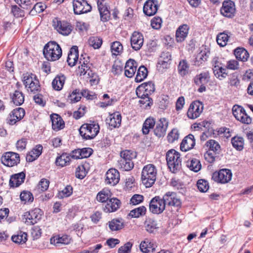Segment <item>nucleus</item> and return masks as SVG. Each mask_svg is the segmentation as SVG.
<instances>
[{"instance_id": "nucleus-1", "label": "nucleus", "mask_w": 253, "mask_h": 253, "mask_svg": "<svg viewBox=\"0 0 253 253\" xmlns=\"http://www.w3.org/2000/svg\"><path fill=\"white\" fill-rule=\"evenodd\" d=\"M43 53L47 60L54 61L61 57L62 52L60 45L56 42L51 41L44 45Z\"/></svg>"}, {"instance_id": "nucleus-2", "label": "nucleus", "mask_w": 253, "mask_h": 253, "mask_svg": "<svg viewBox=\"0 0 253 253\" xmlns=\"http://www.w3.org/2000/svg\"><path fill=\"white\" fill-rule=\"evenodd\" d=\"M157 169L154 165L149 164L145 166L141 172V180L146 187H150L156 179Z\"/></svg>"}, {"instance_id": "nucleus-3", "label": "nucleus", "mask_w": 253, "mask_h": 253, "mask_svg": "<svg viewBox=\"0 0 253 253\" xmlns=\"http://www.w3.org/2000/svg\"><path fill=\"white\" fill-rule=\"evenodd\" d=\"M100 127L98 124H85L83 125L80 129V135L85 140L94 138L99 132Z\"/></svg>"}, {"instance_id": "nucleus-4", "label": "nucleus", "mask_w": 253, "mask_h": 253, "mask_svg": "<svg viewBox=\"0 0 253 253\" xmlns=\"http://www.w3.org/2000/svg\"><path fill=\"white\" fill-rule=\"evenodd\" d=\"M23 83L28 91L33 93H38L41 90L40 83L36 76L32 73L24 74Z\"/></svg>"}, {"instance_id": "nucleus-5", "label": "nucleus", "mask_w": 253, "mask_h": 253, "mask_svg": "<svg viewBox=\"0 0 253 253\" xmlns=\"http://www.w3.org/2000/svg\"><path fill=\"white\" fill-rule=\"evenodd\" d=\"M42 213L41 209L35 208L28 212H25L23 215L22 220L27 225H33L41 219Z\"/></svg>"}, {"instance_id": "nucleus-6", "label": "nucleus", "mask_w": 253, "mask_h": 253, "mask_svg": "<svg viewBox=\"0 0 253 253\" xmlns=\"http://www.w3.org/2000/svg\"><path fill=\"white\" fill-rule=\"evenodd\" d=\"M232 113L236 120L242 123L247 125L251 124L252 120L247 115L243 107L238 105H234L232 108Z\"/></svg>"}, {"instance_id": "nucleus-7", "label": "nucleus", "mask_w": 253, "mask_h": 253, "mask_svg": "<svg viewBox=\"0 0 253 253\" xmlns=\"http://www.w3.org/2000/svg\"><path fill=\"white\" fill-rule=\"evenodd\" d=\"M232 176V173L230 169H222L218 171L214 172L212 178L218 183L224 184L229 182L231 180Z\"/></svg>"}, {"instance_id": "nucleus-8", "label": "nucleus", "mask_w": 253, "mask_h": 253, "mask_svg": "<svg viewBox=\"0 0 253 253\" xmlns=\"http://www.w3.org/2000/svg\"><path fill=\"white\" fill-rule=\"evenodd\" d=\"M1 163L5 166L12 167L17 165L20 159L18 153L12 152H7L3 154L1 158Z\"/></svg>"}, {"instance_id": "nucleus-9", "label": "nucleus", "mask_w": 253, "mask_h": 253, "mask_svg": "<svg viewBox=\"0 0 253 253\" xmlns=\"http://www.w3.org/2000/svg\"><path fill=\"white\" fill-rule=\"evenodd\" d=\"M204 109L203 104L200 101L192 102L187 112V117L190 119H195L198 118Z\"/></svg>"}, {"instance_id": "nucleus-10", "label": "nucleus", "mask_w": 253, "mask_h": 253, "mask_svg": "<svg viewBox=\"0 0 253 253\" xmlns=\"http://www.w3.org/2000/svg\"><path fill=\"white\" fill-rule=\"evenodd\" d=\"M72 3L74 12L76 15L86 13L91 10V5L86 0H74Z\"/></svg>"}, {"instance_id": "nucleus-11", "label": "nucleus", "mask_w": 253, "mask_h": 253, "mask_svg": "<svg viewBox=\"0 0 253 253\" xmlns=\"http://www.w3.org/2000/svg\"><path fill=\"white\" fill-rule=\"evenodd\" d=\"M220 13L227 18H232L236 12L235 3L231 0H224L220 8Z\"/></svg>"}, {"instance_id": "nucleus-12", "label": "nucleus", "mask_w": 253, "mask_h": 253, "mask_svg": "<svg viewBox=\"0 0 253 253\" xmlns=\"http://www.w3.org/2000/svg\"><path fill=\"white\" fill-rule=\"evenodd\" d=\"M166 208L165 204L161 200L160 196H157L153 198L149 203V210L153 213L160 214L162 213Z\"/></svg>"}, {"instance_id": "nucleus-13", "label": "nucleus", "mask_w": 253, "mask_h": 253, "mask_svg": "<svg viewBox=\"0 0 253 253\" xmlns=\"http://www.w3.org/2000/svg\"><path fill=\"white\" fill-rule=\"evenodd\" d=\"M53 26L57 31L64 36L69 35L72 31L71 25L65 21H53Z\"/></svg>"}, {"instance_id": "nucleus-14", "label": "nucleus", "mask_w": 253, "mask_h": 253, "mask_svg": "<svg viewBox=\"0 0 253 253\" xmlns=\"http://www.w3.org/2000/svg\"><path fill=\"white\" fill-rule=\"evenodd\" d=\"M97 7L99 12L100 19L102 22L110 20L111 13L108 5L104 0H97Z\"/></svg>"}, {"instance_id": "nucleus-15", "label": "nucleus", "mask_w": 253, "mask_h": 253, "mask_svg": "<svg viewBox=\"0 0 253 253\" xmlns=\"http://www.w3.org/2000/svg\"><path fill=\"white\" fill-rule=\"evenodd\" d=\"M121 201L116 198H110L107 203L102 204V210L106 213L116 211L121 207Z\"/></svg>"}, {"instance_id": "nucleus-16", "label": "nucleus", "mask_w": 253, "mask_h": 253, "mask_svg": "<svg viewBox=\"0 0 253 253\" xmlns=\"http://www.w3.org/2000/svg\"><path fill=\"white\" fill-rule=\"evenodd\" d=\"M144 42L143 35L137 31L132 33L130 37V44L131 47L134 50H139L142 46Z\"/></svg>"}, {"instance_id": "nucleus-17", "label": "nucleus", "mask_w": 253, "mask_h": 253, "mask_svg": "<svg viewBox=\"0 0 253 253\" xmlns=\"http://www.w3.org/2000/svg\"><path fill=\"white\" fill-rule=\"evenodd\" d=\"M155 90L154 84L152 82L144 83L139 85L136 89V93L142 96V94L150 95Z\"/></svg>"}, {"instance_id": "nucleus-18", "label": "nucleus", "mask_w": 253, "mask_h": 253, "mask_svg": "<svg viewBox=\"0 0 253 253\" xmlns=\"http://www.w3.org/2000/svg\"><path fill=\"white\" fill-rule=\"evenodd\" d=\"M120 173L115 169H109L106 173L105 182L112 186L116 185L120 180Z\"/></svg>"}, {"instance_id": "nucleus-19", "label": "nucleus", "mask_w": 253, "mask_h": 253, "mask_svg": "<svg viewBox=\"0 0 253 253\" xmlns=\"http://www.w3.org/2000/svg\"><path fill=\"white\" fill-rule=\"evenodd\" d=\"M158 8L157 0H147L143 6V12L147 16L155 15Z\"/></svg>"}, {"instance_id": "nucleus-20", "label": "nucleus", "mask_w": 253, "mask_h": 253, "mask_svg": "<svg viewBox=\"0 0 253 253\" xmlns=\"http://www.w3.org/2000/svg\"><path fill=\"white\" fill-rule=\"evenodd\" d=\"M168 126V122L165 118H161L156 123V126L154 129V134L158 137L164 136Z\"/></svg>"}, {"instance_id": "nucleus-21", "label": "nucleus", "mask_w": 253, "mask_h": 253, "mask_svg": "<svg viewBox=\"0 0 253 253\" xmlns=\"http://www.w3.org/2000/svg\"><path fill=\"white\" fill-rule=\"evenodd\" d=\"M196 144L194 136L192 134L185 136L180 144V150L183 152L188 151L194 147Z\"/></svg>"}, {"instance_id": "nucleus-22", "label": "nucleus", "mask_w": 253, "mask_h": 253, "mask_svg": "<svg viewBox=\"0 0 253 253\" xmlns=\"http://www.w3.org/2000/svg\"><path fill=\"white\" fill-rule=\"evenodd\" d=\"M25 114V110L22 108L14 109L9 115V124L11 125L15 124L17 121L21 120L24 117Z\"/></svg>"}, {"instance_id": "nucleus-23", "label": "nucleus", "mask_w": 253, "mask_h": 253, "mask_svg": "<svg viewBox=\"0 0 253 253\" xmlns=\"http://www.w3.org/2000/svg\"><path fill=\"white\" fill-rule=\"evenodd\" d=\"M25 176V173L23 171L12 175L9 179V186L12 188L19 187L24 182Z\"/></svg>"}, {"instance_id": "nucleus-24", "label": "nucleus", "mask_w": 253, "mask_h": 253, "mask_svg": "<svg viewBox=\"0 0 253 253\" xmlns=\"http://www.w3.org/2000/svg\"><path fill=\"white\" fill-rule=\"evenodd\" d=\"M107 123L112 128H118L120 127L122 122V116L119 112H115L110 114L106 119Z\"/></svg>"}, {"instance_id": "nucleus-25", "label": "nucleus", "mask_w": 253, "mask_h": 253, "mask_svg": "<svg viewBox=\"0 0 253 253\" xmlns=\"http://www.w3.org/2000/svg\"><path fill=\"white\" fill-rule=\"evenodd\" d=\"M137 62L133 59H130L127 61L125 67V74L128 78H132L137 69Z\"/></svg>"}, {"instance_id": "nucleus-26", "label": "nucleus", "mask_w": 253, "mask_h": 253, "mask_svg": "<svg viewBox=\"0 0 253 253\" xmlns=\"http://www.w3.org/2000/svg\"><path fill=\"white\" fill-rule=\"evenodd\" d=\"M189 29V26L187 24H183L178 27L175 35L177 42H181L185 40L188 35Z\"/></svg>"}, {"instance_id": "nucleus-27", "label": "nucleus", "mask_w": 253, "mask_h": 253, "mask_svg": "<svg viewBox=\"0 0 253 253\" xmlns=\"http://www.w3.org/2000/svg\"><path fill=\"white\" fill-rule=\"evenodd\" d=\"M156 247L154 242L148 239H145L140 244V249L144 253H153Z\"/></svg>"}, {"instance_id": "nucleus-28", "label": "nucleus", "mask_w": 253, "mask_h": 253, "mask_svg": "<svg viewBox=\"0 0 253 253\" xmlns=\"http://www.w3.org/2000/svg\"><path fill=\"white\" fill-rule=\"evenodd\" d=\"M52 128L55 131L63 129L65 124L61 117L58 114H54L50 116Z\"/></svg>"}, {"instance_id": "nucleus-29", "label": "nucleus", "mask_w": 253, "mask_h": 253, "mask_svg": "<svg viewBox=\"0 0 253 253\" xmlns=\"http://www.w3.org/2000/svg\"><path fill=\"white\" fill-rule=\"evenodd\" d=\"M71 239L67 235L61 236H55L50 239V243L56 246H60V244L68 245L71 242Z\"/></svg>"}, {"instance_id": "nucleus-30", "label": "nucleus", "mask_w": 253, "mask_h": 253, "mask_svg": "<svg viewBox=\"0 0 253 253\" xmlns=\"http://www.w3.org/2000/svg\"><path fill=\"white\" fill-rule=\"evenodd\" d=\"M161 200L165 204V208L169 210L170 208L174 206V192H167L161 198Z\"/></svg>"}, {"instance_id": "nucleus-31", "label": "nucleus", "mask_w": 253, "mask_h": 253, "mask_svg": "<svg viewBox=\"0 0 253 253\" xmlns=\"http://www.w3.org/2000/svg\"><path fill=\"white\" fill-rule=\"evenodd\" d=\"M109 228L112 231H117L125 226L124 220L122 218H114L108 222Z\"/></svg>"}, {"instance_id": "nucleus-32", "label": "nucleus", "mask_w": 253, "mask_h": 253, "mask_svg": "<svg viewBox=\"0 0 253 253\" xmlns=\"http://www.w3.org/2000/svg\"><path fill=\"white\" fill-rule=\"evenodd\" d=\"M79 57L78 49L76 46H73L69 51L67 59L68 65L74 66L77 63Z\"/></svg>"}, {"instance_id": "nucleus-33", "label": "nucleus", "mask_w": 253, "mask_h": 253, "mask_svg": "<svg viewBox=\"0 0 253 253\" xmlns=\"http://www.w3.org/2000/svg\"><path fill=\"white\" fill-rule=\"evenodd\" d=\"M144 225L146 231L149 233H154L159 228L156 220L151 218H146Z\"/></svg>"}, {"instance_id": "nucleus-34", "label": "nucleus", "mask_w": 253, "mask_h": 253, "mask_svg": "<svg viewBox=\"0 0 253 253\" xmlns=\"http://www.w3.org/2000/svg\"><path fill=\"white\" fill-rule=\"evenodd\" d=\"M111 192L107 188L103 189L98 193L96 196V200L98 202L106 203L111 198Z\"/></svg>"}, {"instance_id": "nucleus-35", "label": "nucleus", "mask_w": 253, "mask_h": 253, "mask_svg": "<svg viewBox=\"0 0 253 253\" xmlns=\"http://www.w3.org/2000/svg\"><path fill=\"white\" fill-rule=\"evenodd\" d=\"M42 146L41 145H37L26 157L28 162H33L37 159L42 154Z\"/></svg>"}, {"instance_id": "nucleus-36", "label": "nucleus", "mask_w": 253, "mask_h": 253, "mask_svg": "<svg viewBox=\"0 0 253 253\" xmlns=\"http://www.w3.org/2000/svg\"><path fill=\"white\" fill-rule=\"evenodd\" d=\"M234 54L238 60L246 62L249 57V54L247 50L243 47H238L234 50Z\"/></svg>"}, {"instance_id": "nucleus-37", "label": "nucleus", "mask_w": 253, "mask_h": 253, "mask_svg": "<svg viewBox=\"0 0 253 253\" xmlns=\"http://www.w3.org/2000/svg\"><path fill=\"white\" fill-rule=\"evenodd\" d=\"M66 77L63 75H59L55 77L52 82L53 88L56 90L62 89L65 83Z\"/></svg>"}, {"instance_id": "nucleus-38", "label": "nucleus", "mask_w": 253, "mask_h": 253, "mask_svg": "<svg viewBox=\"0 0 253 253\" xmlns=\"http://www.w3.org/2000/svg\"><path fill=\"white\" fill-rule=\"evenodd\" d=\"M71 161V156L67 153H63L56 158L55 164L56 166L63 167L69 164Z\"/></svg>"}, {"instance_id": "nucleus-39", "label": "nucleus", "mask_w": 253, "mask_h": 253, "mask_svg": "<svg viewBox=\"0 0 253 253\" xmlns=\"http://www.w3.org/2000/svg\"><path fill=\"white\" fill-rule=\"evenodd\" d=\"M167 165L168 169L171 173H174V149L169 150L166 155Z\"/></svg>"}, {"instance_id": "nucleus-40", "label": "nucleus", "mask_w": 253, "mask_h": 253, "mask_svg": "<svg viewBox=\"0 0 253 253\" xmlns=\"http://www.w3.org/2000/svg\"><path fill=\"white\" fill-rule=\"evenodd\" d=\"M209 79V72H204L196 76L194 79V82L197 85L206 84L208 83Z\"/></svg>"}, {"instance_id": "nucleus-41", "label": "nucleus", "mask_w": 253, "mask_h": 253, "mask_svg": "<svg viewBox=\"0 0 253 253\" xmlns=\"http://www.w3.org/2000/svg\"><path fill=\"white\" fill-rule=\"evenodd\" d=\"M156 122L153 118H148L144 122L143 125L142 131L143 134H148L150 129L153 128Z\"/></svg>"}, {"instance_id": "nucleus-42", "label": "nucleus", "mask_w": 253, "mask_h": 253, "mask_svg": "<svg viewBox=\"0 0 253 253\" xmlns=\"http://www.w3.org/2000/svg\"><path fill=\"white\" fill-rule=\"evenodd\" d=\"M118 166L120 169L124 171L130 170L134 167L132 161H126L124 159H120L118 161Z\"/></svg>"}, {"instance_id": "nucleus-43", "label": "nucleus", "mask_w": 253, "mask_h": 253, "mask_svg": "<svg viewBox=\"0 0 253 253\" xmlns=\"http://www.w3.org/2000/svg\"><path fill=\"white\" fill-rule=\"evenodd\" d=\"M136 94L137 97L140 98V100L139 101L140 104H141V106H143L145 109H147L148 107H150L152 105L153 100L149 97L150 95H146V94H142L143 95L141 96L140 95L139 96L138 93Z\"/></svg>"}, {"instance_id": "nucleus-44", "label": "nucleus", "mask_w": 253, "mask_h": 253, "mask_svg": "<svg viewBox=\"0 0 253 253\" xmlns=\"http://www.w3.org/2000/svg\"><path fill=\"white\" fill-rule=\"evenodd\" d=\"M11 98L13 103L17 106L22 105L24 101V96L23 93L18 90H15L11 96Z\"/></svg>"}, {"instance_id": "nucleus-45", "label": "nucleus", "mask_w": 253, "mask_h": 253, "mask_svg": "<svg viewBox=\"0 0 253 253\" xmlns=\"http://www.w3.org/2000/svg\"><path fill=\"white\" fill-rule=\"evenodd\" d=\"M147 69L144 66H141L137 70L135 81L137 83L141 82L147 77Z\"/></svg>"}, {"instance_id": "nucleus-46", "label": "nucleus", "mask_w": 253, "mask_h": 253, "mask_svg": "<svg viewBox=\"0 0 253 253\" xmlns=\"http://www.w3.org/2000/svg\"><path fill=\"white\" fill-rule=\"evenodd\" d=\"M233 147L238 151H241L244 148V140L242 137L234 136L231 139Z\"/></svg>"}, {"instance_id": "nucleus-47", "label": "nucleus", "mask_w": 253, "mask_h": 253, "mask_svg": "<svg viewBox=\"0 0 253 253\" xmlns=\"http://www.w3.org/2000/svg\"><path fill=\"white\" fill-rule=\"evenodd\" d=\"M11 240L15 243L24 244L27 240V234L25 232H20L17 235L12 236Z\"/></svg>"}, {"instance_id": "nucleus-48", "label": "nucleus", "mask_w": 253, "mask_h": 253, "mask_svg": "<svg viewBox=\"0 0 253 253\" xmlns=\"http://www.w3.org/2000/svg\"><path fill=\"white\" fill-rule=\"evenodd\" d=\"M187 166L190 170L194 172H198L201 169L200 162L196 159H193L190 161L187 162Z\"/></svg>"}, {"instance_id": "nucleus-49", "label": "nucleus", "mask_w": 253, "mask_h": 253, "mask_svg": "<svg viewBox=\"0 0 253 253\" xmlns=\"http://www.w3.org/2000/svg\"><path fill=\"white\" fill-rule=\"evenodd\" d=\"M121 159L126 161H132L136 157V153L131 150H125L121 151L120 153Z\"/></svg>"}, {"instance_id": "nucleus-50", "label": "nucleus", "mask_w": 253, "mask_h": 253, "mask_svg": "<svg viewBox=\"0 0 253 253\" xmlns=\"http://www.w3.org/2000/svg\"><path fill=\"white\" fill-rule=\"evenodd\" d=\"M189 66L187 62L185 60L180 61L178 66V72L181 76H184L188 73Z\"/></svg>"}, {"instance_id": "nucleus-51", "label": "nucleus", "mask_w": 253, "mask_h": 253, "mask_svg": "<svg viewBox=\"0 0 253 253\" xmlns=\"http://www.w3.org/2000/svg\"><path fill=\"white\" fill-rule=\"evenodd\" d=\"M46 8V6L42 2H37L29 12L31 15H36L38 13H41Z\"/></svg>"}, {"instance_id": "nucleus-52", "label": "nucleus", "mask_w": 253, "mask_h": 253, "mask_svg": "<svg viewBox=\"0 0 253 253\" xmlns=\"http://www.w3.org/2000/svg\"><path fill=\"white\" fill-rule=\"evenodd\" d=\"M146 211V208L144 206H141L131 210L129 215L132 217H138L141 215H144Z\"/></svg>"}, {"instance_id": "nucleus-53", "label": "nucleus", "mask_w": 253, "mask_h": 253, "mask_svg": "<svg viewBox=\"0 0 253 253\" xmlns=\"http://www.w3.org/2000/svg\"><path fill=\"white\" fill-rule=\"evenodd\" d=\"M229 38V36L225 32L220 33L216 37L217 42L220 46H224L227 44Z\"/></svg>"}, {"instance_id": "nucleus-54", "label": "nucleus", "mask_w": 253, "mask_h": 253, "mask_svg": "<svg viewBox=\"0 0 253 253\" xmlns=\"http://www.w3.org/2000/svg\"><path fill=\"white\" fill-rule=\"evenodd\" d=\"M88 43L90 46L93 47L94 49H98L102 44V40L99 37H92L89 39Z\"/></svg>"}, {"instance_id": "nucleus-55", "label": "nucleus", "mask_w": 253, "mask_h": 253, "mask_svg": "<svg viewBox=\"0 0 253 253\" xmlns=\"http://www.w3.org/2000/svg\"><path fill=\"white\" fill-rule=\"evenodd\" d=\"M209 151H212L214 152L218 153L220 150V146L218 143L214 140L211 139L208 140L206 144Z\"/></svg>"}, {"instance_id": "nucleus-56", "label": "nucleus", "mask_w": 253, "mask_h": 253, "mask_svg": "<svg viewBox=\"0 0 253 253\" xmlns=\"http://www.w3.org/2000/svg\"><path fill=\"white\" fill-rule=\"evenodd\" d=\"M215 76L218 79L221 80L225 78L227 75L226 69L223 67L216 69H212Z\"/></svg>"}, {"instance_id": "nucleus-57", "label": "nucleus", "mask_w": 253, "mask_h": 253, "mask_svg": "<svg viewBox=\"0 0 253 253\" xmlns=\"http://www.w3.org/2000/svg\"><path fill=\"white\" fill-rule=\"evenodd\" d=\"M20 198L22 201L26 203H31L34 200V197L32 193L27 191H23L20 195Z\"/></svg>"}, {"instance_id": "nucleus-58", "label": "nucleus", "mask_w": 253, "mask_h": 253, "mask_svg": "<svg viewBox=\"0 0 253 253\" xmlns=\"http://www.w3.org/2000/svg\"><path fill=\"white\" fill-rule=\"evenodd\" d=\"M111 52L113 54L117 55L122 52L123 47L119 42H114L111 46Z\"/></svg>"}, {"instance_id": "nucleus-59", "label": "nucleus", "mask_w": 253, "mask_h": 253, "mask_svg": "<svg viewBox=\"0 0 253 253\" xmlns=\"http://www.w3.org/2000/svg\"><path fill=\"white\" fill-rule=\"evenodd\" d=\"M87 172L84 165H80L76 169V177L83 179L86 176Z\"/></svg>"}, {"instance_id": "nucleus-60", "label": "nucleus", "mask_w": 253, "mask_h": 253, "mask_svg": "<svg viewBox=\"0 0 253 253\" xmlns=\"http://www.w3.org/2000/svg\"><path fill=\"white\" fill-rule=\"evenodd\" d=\"M170 64V62L159 60L157 64V69L159 72L164 73L166 71V69L169 68Z\"/></svg>"}, {"instance_id": "nucleus-61", "label": "nucleus", "mask_w": 253, "mask_h": 253, "mask_svg": "<svg viewBox=\"0 0 253 253\" xmlns=\"http://www.w3.org/2000/svg\"><path fill=\"white\" fill-rule=\"evenodd\" d=\"M17 4L23 8L28 9L38 0H14Z\"/></svg>"}, {"instance_id": "nucleus-62", "label": "nucleus", "mask_w": 253, "mask_h": 253, "mask_svg": "<svg viewBox=\"0 0 253 253\" xmlns=\"http://www.w3.org/2000/svg\"><path fill=\"white\" fill-rule=\"evenodd\" d=\"M197 186L198 189L202 192H206L209 188L208 182L204 179H200L197 181Z\"/></svg>"}, {"instance_id": "nucleus-63", "label": "nucleus", "mask_w": 253, "mask_h": 253, "mask_svg": "<svg viewBox=\"0 0 253 253\" xmlns=\"http://www.w3.org/2000/svg\"><path fill=\"white\" fill-rule=\"evenodd\" d=\"M72 187L70 185L66 186L63 190L59 192L58 197L59 198H63L64 197H68L72 194Z\"/></svg>"}, {"instance_id": "nucleus-64", "label": "nucleus", "mask_w": 253, "mask_h": 253, "mask_svg": "<svg viewBox=\"0 0 253 253\" xmlns=\"http://www.w3.org/2000/svg\"><path fill=\"white\" fill-rule=\"evenodd\" d=\"M11 13L16 18L21 17L24 16V11L16 5L12 6Z\"/></svg>"}]
</instances>
